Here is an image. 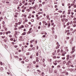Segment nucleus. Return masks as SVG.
<instances>
[{
	"label": "nucleus",
	"instance_id": "a878e982",
	"mask_svg": "<svg viewBox=\"0 0 76 76\" xmlns=\"http://www.w3.org/2000/svg\"><path fill=\"white\" fill-rule=\"evenodd\" d=\"M75 51L72 50V51L71 52V54H73V53H74V52Z\"/></svg>",
	"mask_w": 76,
	"mask_h": 76
},
{
	"label": "nucleus",
	"instance_id": "9d476101",
	"mask_svg": "<svg viewBox=\"0 0 76 76\" xmlns=\"http://www.w3.org/2000/svg\"><path fill=\"white\" fill-rule=\"evenodd\" d=\"M53 69H50V72H53Z\"/></svg>",
	"mask_w": 76,
	"mask_h": 76
},
{
	"label": "nucleus",
	"instance_id": "cd10ccee",
	"mask_svg": "<svg viewBox=\"0 0 76 76\" xmlns=\"http://www.w3.org/2000/svg\"><path fill=\"white\" fill-rule=\"evenodd\" d=\"M15 48H17L18 47V45H15L14 46Z\"/></svg>",
	"mask_w": 76,
	"mask_h": 76
},
{
	"label": "nucleus",
	"instance_id": "5701e85b",
	"mask_svg": "<svg viewBox=\"0 0 76 76\" xmlns=\"http://www.w3.org/2000/svg\"><path fill=\"white\" fill-rule=\"evenodd\" d=\"M31 50H32V49H31V48H29L28 49V51H31Z\"/></svg>",
	"mask_w": 76,
	"mask_h": 76
},
{
	"label": "nucleus",
	"instance_id": "a211bd4d",
	"mask_svg": "<svg viewBox=\"0 0 76 76\" xmlns=\"http://www.w3.org/2000/svg\"><path fill=\"white\" fill-rule=\"evenodd\" d=\"M57 70H55L54 71V72L55 73H57Z\"/></svg>",
	"mask_w": 76,
	"mask_h": 76
},
{
	"label": "nucleus",
	"instance_id": "20e7f679",
	"mask_svg": "<svg viewBox=\"0 0 76 76\" xmlns=\"http://www.w3.org/2000/svg\"><path fill=\"white\" fill-rule=\"evenodd\" d=\"M60 45H57V46L56 47V49H57L58 48H59V47H60Z\"/></svg>",
	"mask_w": 76,
	"mask_h": 76
},
{
	"label": "nucleus",
	"instance_id": "4d7b16f0",
	"mask_svg": "<svg viewBox=\"0 0 76 76\" xmlns=\"http://www.w3.org/2000/svg\"><path fill=\"white\" fill-rule=\"evenodd\" d=\"M52 54L53 55V56H54L55 55V53L53 52L52 53Z\"/></svg>",
	"mask_w": 76,
	"mask_h": 76
},
{
	"label": "nucleus",
	"instance_id": "603ef678",
	"mask_svg": "<svg viewBox=\"0 0 76 76\" xmlns=\"http://www.w3.org/2000/svg\"><path fill=\"white\" fill-rule=\"evenodd\" d=\"M28 18L29 19H30L31 18V16H29L28 17Z\"/></svg>",
	"mask_w": 76,
	"mask_h": 76
},
{
	"label": "nucleus",
	"instance_id": "4468645a",
	"mask_svg": "<svg viewBox=\"0 0 76 76\" xmlns=\"http://www.w3.org/2000/svg\"><path fill=\"white\" fill-rule=\"evenodd\" d=\"M34 42V40H31L30 41L31 44H32V42Z\"/></svg>",
	"mask_w": 76,
	"mask_h": 76
},
{
	"label": "nucleus",
	"instance_id": "0e129e2a",
	"mask_svg": "<svg viewBox=\"0 0 76 76\" xmlns=\"http://www.w3.org/2000/svg\"><path fill=\"white\" fill-rule=\"evenodd\" d=\"M73 20H76V18H74L73 19Z\"/></svg>",
	"mask_w": 76,
	"mask_h": 76
},
{
	"label": "nucleus",
	"instance_id": "2eb2a0df",
	"mask_svg": "<svg viewBox=\"0 0 76 76\" xmlns=\"http://www.w3.org/2000/svg\"><path fill=\"white\" fill-rule=\"evenodd\" d=\"M30 54L29 52H28L26 53V55H27V56H29V55Z\"/></svg>",
	"mask_w": 76,
	"mask_h": 76
},
{
	"label": "nucleus",
	"instance_id": "a18cd8bd",
	"mask_svg": "<svg viewBox=\"0 0 76 76\" xmlns=\"http://www.w3.org/2000/svg\"><path fill=\"white\" fill-rule=\"evenodd\" d=\"M53 58H56V56H54L53 57Z\"/></svg>",
	"mask_w": 76,
	"mask_h": 76
},
{
	"label": "nucleus",
	"instance_id": "5fc2aeb1",
	"mask_svg": "<svg viewBox=\"0 0 76 76\" xmlns=\"http://www.w3.org/2000/svg\"><path fill=\"white\" fill-rule=\"evenodd\" d=\"M43 62H44V61H45V59H43L42 60Z\"/></svg>",
	"mask_w": 76,
	"mask_h": 76
},
{
	"label": "nucleus",
	"instance_id": "6e6d98bb",
	"mask_svg": "<svg viewBox=\"0 0 76 76\" xmlns=\"http://www.w3.org/2000/svg\"><path fill=\"white\" fill-rule=\"evenodd\" d=\"M2 24H4V23H5V22H4V21H3L2 22Z\"/></svg>",
	"mask_w": 76,
	"mask_h": 76
},
{
	"label": "nucleus",
	"instance_id": "c85d7f7f",
	"mask_svg": "<svg viewBox=\"0 0 76 76\" xmlns=\"http://www.w3.org/2000/svg\"><path fill=\"white\" fill-rule=\"evenodd\" d=\"M28 20L27 19H26L24 21H25L26 22H28Z\"/></svg>",
	"mask_w": 76,
	"mask_h": 76
},
{
	"label": "nucleus",
	"instance_id": "6ab92c4d",
	"mask_svg": "<svg viewBox=\"0 0 76 76\" xmlns=\"http://www.w3.org/2000/svg\"><path fill=\"white\" fill-rule=\"evenodd\" d=\"M14 57H15V58H19V57L18 56H15Z\"/></svg>",
	"mask_w": 76,
	"mask_h": 76
},
{
	"label": "nucleus",
	"instance_id": "a19ab883",
	"mask_svg": "<svg viewBox=\"0 0 76 76\" xmlns=\"http://www.w3.org/2000/svg\"><path fill=\"white\" fill-rule=\"evenodd\" d=\"M32 49L33 50H35V48L34 47H33L32 48Z\"/></svg>",
	"mask_w": 76,
	"mask_h": 76
},
{
	"label": "nucleus",
	"instance_id": "1a4fd4ad",
	"mask_svg": "<svg viewBox=\"0 0 76 76\" xmlns=\"http://www.w3.org/2000/svg\"><path fill=\"white\" fill-rule=\"evenodd\" d=\"M65 48L66 49L65 50V51H69V50L67 49V47Z\"/></svg>",
	"mask_w": 76,
	"mask_h": 76
},
{
	"label": "nucleus",
	"instance_id": "052dcab7",
	"mask_svg": "<svg viewBox=\"0 0 76 76\" xmlns=\"http://www.w3.org/2000/svg\"><path fill=\"white\" fill-rule=\"evenodd\" d=\"M58 12H59V13H62V11H59Z\"/></svg>",
	"mask_w": 76,
	"mask_h": 76
},
{
	"label": "nucleus",
	"instance_id": "8fccbe9b",
	"mask_svg": "<svg viewBox=\"0 0 76 76\" xmlns=\"http://www.w3.org/2000/svg\"><path fill=\"white\" fill-rule=\"evenodd\" d=\"M20 22H19L17 24L18 25H20Z\"/></svg>",
	"mask_w": 76,
	"mask_h": 76
},
{
	"label": "nucleus",
	"instance_id": "338daca9",
	"mask_svg": "<svg viewBox=\"0 0 76 76\" xmlns=\"http://www.w3.org/2000/svg\"><path fill=\"white\" fill-rule=\"evenodd\" d=\"M37 20H39V17H37Z\"/></svg>",
	"mask_w": 76,
	"mask_h": 76
},
{
	"label": "nucleus",
	"instance_id": "13d9d810",
	"mask_svg": "<svg viewBox=\"0 0 76 76\" xmlns=\"http://www.w3.org/2000/svg\"><path fill=\"white\" fill-rule=\"evenodd\" d=\"M51 24H50V23H49L48 24V26H50Z\"/></svg>",
	"mask_w": 76,
	"mask_h": 76
},
{
	"label": "nucleus",
	"instance_id": "774afa93",
	"mask_svg": "<svg viewBox=\"0 0 76 76\" xmlns=\"http://www.w3.org/2000/svg\"><path fill=\"white\" fill-rule=\"evenodd\" d=\"M74 5V4H71V6H73Z\"/></svg>",
	"mask_w": 76,
	"mask_h": 76
},
{
	"label": "nucleus",
	"instance_id": "b1692460",
	"mask_svg": "<svg viewBox=\"0 0 76 76\" xmlns=\"http://www.w3.org/2000/svg\"><path fill=\"white\" fill-rule=\"evenodd\" d=\"M26 62H28V61H29V60L28 59H27L26 60Z\"/></svg>",
	"mask_w": 76,
	"mask_h": 76
},
{
	"label": "nucleus",
	"instance_id": "412c9836",
	"mask_svg": "<svg viewBox=\"0 0 76 76\" xmlns=\"http://www.w3.org/2000/svg\"><path fill=\"white\" fill-rule=\"evenodd\" d=\"M31 21L32 22H34V19H31Z\"/></svg>",
	"mask_w": 76,
	"mask_h": 76
},
{
	"label": "nucleus",
	"instance_id": "37998d69",
	"mask_svg": "<svg viewBox=\"0 0 76 76\" xmlns=\"http://www.w3.org/2000/svg\"><path fill=\"white\" fill-rule=\"evenodd\" d=\"M49 17H50V16L48 15H47L46 16V18H48Z\"/></svg>",
	"mask_w": 76,
	"mask_h": 76
},
{
	"label": "nucleus",
	"instance_id": "3c124183",
	"mask_svg": "<svg viewBox=\"0 0 76 76\" xmlns=\"http://www.w3.org/2000/svg\"><path fill=\"white\" fill-rule=\"evenodd\" d=\"M70 32H68V33H67V35H70Z\"/></svg>",
	"mask_w": 76,
	"mask_h": 76
},
{
	"label": "nucleus",
	"instance_id": "f3484780",
	"mask_svg": "<svg viewBox=\"0 0 76 76\" xmlns=\"http://www.w3.org/2000/svg\"><path fill=\"white\" fill-rule=\"evenodd\" d=\"M22 2L23 4H24V3H25V0H23L22 1Z\"/></svg>",
	"mask_w": 76,
	"mask_h": 76
},
{
	"label": "nucleus",
	"instance_id": "49530a36",
	"mask_svg": "<svg viewBox=\"0 0 76 76\" xmlns=\"http://www.w3.org/2000/svg\"><path fill=\"white\" fill-rule=\"evenodd\" d=\"M62 56H65V54H64L63 53L62 54Z\"/></svg>",
	"mask_w": 76,
	"mask_h": 76
},
{
	"label": "nucleus",
	"instance_id": "680f3d73",
	"mask_svg": "<svg viewBox=\"0 0 76 76\" xmlns=\"http://www.w3.org/2000/svg\"><path fill=\"white\" fill-rule=\"evenodd\" d=\"M74 8H76V5H74Z\"/></svg>",
	"mask_w": 76,
	"mask_h": 76
},
{
	"label": "nucleus",
	"instance_id": "7ed1b4c3",
	"mask_svg": "<svg viewBox=\"0 0 76 76\" xmlns=\"http://www.w3.org/2000/svg\"><path fill=\"white\" fill-rule=\"evenodd\" d=\"M66 71L65 70L64 72H61V73L62 74H63L64 73H66Z\"/></svg>",
	"mask_w": 76,
	"mask_h": 76
},
{
	"label": "nucleus",
	"instance_id": "bf43d9fd",
	"mask_svg": "<svg viewBox=\"0 0 76 76\" xmlns=\"http://www.w3.org/2000/svg\"><path fill=\"white\" fill-rule=\"evenodd\" d=\"M63 17L64 18H66V15H63Z\"/></svg>",
	"mask_w": 76,
	"mask_h": 76
},
{
	"label": "nucleus",
	"instance_id": "864d4df0",
	"mask_svg": "<svg viewBox=\"0 0 76 76\" xmlns=\"http://www.w3.org/2000/svg\"><path fill=\"white\" fill-rule=\"evenodd\" d=\"M59 52H60V50L59 49H58L57 50V52L59 53Z\"/></svg>",
	"mask_w": 76,
	"mask_h": 76
},
{
	"label": "nucleus",
	"instance_id": "69168bd1",
	"mask_svg": "<svg viewBox=\"0 0 76 76\" xmlns=\"http://www.w3.org/2000/svg\"><path fill=\"white\" fill-rule=\"evenodd\" d=\"M36 55L37 56H38V53H37L36 54Z\"/></svg>",
	"mask_w": 76,
	"mask_h": 76
},
{
	"label": "nucleus",
	"instance_id": "f8f14e48",
	"mask_svg": "<svg viewBox=\"0 0 76 76\" xmlns=\"http://www.w3.org/2000/svg\"><path fill=\"white\" fill-rule=\"evenodd\" d=\"M18 23H16L15 25V27H17V26H18Z\"/></svg>",
	"mask_w": 76,
	"mask_h": 76
},
{
	"label": "nucleus",
	"instance_id": "c756f323",
	"mask_svg": "<svg viewBox=\"0 0 76 76\" xmlns=\"http://www.w3.org/2000/svg\"><path fill=\"white\" fill-rule=\"evenodd\" d=\"M33 64H36V61H33Z\"/></svg>",
	"mask_w": 76,
	"mask_h": 76
},
{
	"label": "nucleus",
	"instance_id": "72a5a7b5",
	"mask_svg": "<svg viewBox=\"0 0 76 76\" xmlns=\"http://www.w3.org/2000/svg\"><path fill=\"white\" fill-rule=\"evenodd\" d=\"M33 8H34V7H29V9H33Z\"/></svg>",
	"mask_w": 76,
	"mask_h": 76
},
{
	"label": "nucleus",
	"instance_id": "dca6fc26",
	"mask_svg": "<svg viewBox=\"0 0 76 76\" xmlns=\"http://www.w3.org/2000/svg\"><path fill=\"white\" fill-rule=\"evenodd\" d=\"M22 28H24V26H23V25H21V26L20 27V29H22Z\"/></svg>",
	"mask_w": 76,
	"mask_h": 76
},
{
	"label": "nucleus",
	"instance_id": "7c9ffc66",
	"mask_svg": "<svg viewBox=\"0 0 76 76\" xmlns=\"http://www.w3.org/2000/svg\"><path fill=\"white\" fill-rule=\"evenodd\" d=\"M69 63L68 62H67L66 64V65H67V66H68V65H69Z\"/></svg>",
	"mask_w": 76,
	"mask_h": 76
},
{
	"label": "nucleus",
	"instance_id": "ddd939ff",
	"mask_svg": "<svg viewBox=\"0 0 76 76\" xmlns=\"http://www.w3.org/2000/svg\"><path fill=\"white\" fill-rule=\"evenodd\" d=\"M25 34H26V32H24L22 34V35H25Z\"/></svg>",
	"mask_w": 76,
	"mask_h": 76
},
{
	"label": "nucleus",
	"instance_id": "4c0bfd02",
	"mask_svg": "<svg viewBox=\"0 0 76 76\" xmlns=\"http://www.w3.org/2000/svg\"><path fill=\"white\" fill-rule=\"evenodd\" d=\"M39 6L40 7H41L42 6V4H39Z\"/></svg>",
	"mask_w": 76,
	"mask_h": 76
},
{
	"label": "nucleus",
	"instance_id": "473e14b6",
	"mask_svg": "<svg viewBox=\"0 0 76 76\" xmlns=\"http://www.w3.org/2000/svg\"><path fill=\"white\" fill-rule=\"evenodd\" d=\"M37 72H39V73H41V71L39 70H37Z\"/></svg>",
	"mask_w": 76,
	"mask_h": 76
},
{
	"label": "nucleus",
	"instance_id": "bb28decb",
	"mask_svg": "<svg viewBox=\"0 0 76 76\" xmlns=\"http://www.w3.org/2000/svg\"><path fill=\"white\" fill-rule=\"evenodd\" d=\"M39 67V65H36V67L37 68H38V67Z\"/></svg>",
	"mask_w": 76,
	"mask_h": 76
},
{
	"label": "nucleus",
	"instance_id": "58836bf2",
	"mask_svg": "<svg viewBox=\"0 0 76 76\" xmlns=\"http://www.w3.org/2000/svg\"><path fill=\"white\" fill-rule=\"evenodd\" d=\"M73 23H76V20L74 21Z\"/></svg>",
	"mask_w": 76,
	"mask_h": 76
},
{
	"label": "nucleus",
	"instance_id": "aec40b11",
	"mask_svg": "<svg viewBox=\"0 0 76 76\" xmlns=\"http://www.w3.org/2000/svg\"><path fill=\"white\" fill-rule=\"evenodd\" d=\"M28 26H29L27 24H26V25H25V27H26V28L28 27Z\"/></svg>",
	"mask_w": 76,
	"mask_h": 76
},
{
	"label": "nucleus",
	"instance_id": "4be33fe9",
	"mask_svg": "<svg viewBox=\"0 0 76 76\" xmlns=\"http://www.w3.org/2000/svg\"><path fill=\"white\" fill-rule=\"evenodd\" d=\"M0 65H1V66H2V65H3V63H2V62L0 61Z\"/></svg>",
	"mask_w": 76,
	"mask_h": 76
},
{
	"label": "nucleus",
	"instance_id": "39448f33",
	"mask_svg": "<svg viewBox=\"0 0 76 76\" xmlns=\"http://www.w3.org/2000/svg\"><path fill=\"white\" fill-rule=\"evenodd\" d=\"M72 51H75V47H73L72 48Z\"/></svg>",
	"mask_w": 76,
	"mask_h": 76
},
{
	"label": "nucleus",
	"instance_id": "c03bdc74",
	"mask_svg": "<svg viewBox=\"0 0 76 76\" xmlns=\"http://www.w3.org/2000/svg\"><path fill=\"white\" fill-rule=\"evenodd\" d=\"M54 64L55 65H57V63H54Z\"/></svg>",
	"mask_w": 76,
	"mask_h": 76
},
{
	"label": "nucleus",
	"instance_id": "de8ad7c7",
	"mask_svg": "<svg viewBox=\"0 0 76 76\" xmlns=\"http://www.w3.org/2000/svg\"><path fill=\"white\" fill-rule=\"evenodd\" d=\"M7 74L8 75H10V74L9 72H7Z\"/></svg>",
	"mask_w": 76,
	"mask_h": 76
},
{
	"label": "nucleus",
	"instance_id": "e2e57ef3",
	"mask_svg": "<svg viewBox=\"0 0 76 76\" xmlns=\"http://www.w3.org/2000/svg\"><path fill=\"white\" fill-rule=\"evenodd\" d=\"M65 13V11H64L62 12L63 14H64Z\"/></svg>",
	"mask_w": 76,
	"mask_h": 76
},
{
	"label": "nucleus",
	"instance_id": "0eeeda50",
	"mask_svg": "<svg viewBox=\"0 0 76 76\" xmlns=\"http://www.w3.org/2000/svg\"><path fill=\"white\" fill-rule=\"evenodd\" d=\"M39 60L41 61L42 60V57L41 56H40V58H39Z\"/></svg>",
	"mask_w": 76,
	"mask_h": 76
},
{
	"label": "nucleus",
	"instance_id": "f257e3e1",
	"mask_svg": "<svg viewBox=\"0 0 76 76\" xmlns=\"http://www.w3.org/2000/svg\"><path fill=\"white\" fill-rule=\"evenodd\" d=\"M73 41V39H71L70 40L69 42L70 43H71V44H72V42Z\"/></svg>",
	"mask_w": 76,
	"mask_h": 76
},
{
	"label": "nucleus",
	"instance_id": "f03ea898",
	"mask_svg": "<svg viewBox=\"0 0 76 76\" xmlns=\"http://www.w3.org/2000/svg\"><path fill=\"white\" fill-rule=\"evenodd\" d=\"M0 70L1 72H3V68L1 67L0 68Z\"/></svg>",
	"mask_w": 76,
	"mask_h": 76
},
{
	"label": "nucleus",
	"instance_id": "79ce46f5",
	"mask_svg": "<svg viewBox=\"0 0 76 76\" xmlns=\"http://www.w3.org/2000/svg\"><path fill=\"white\" fill-rule=\"evenodd\" d=\"M69 58H70L69 57H67L66 60H69Z\"/></svg>",
	"mask_w": 76,
	"mask_h": 76
},
{
	"label": "nucleus",
	"instance_id": "6e6552de",
	"mask_svg": "<svg viewBox=\"0 0 76 76\" xmlns=\"http://www.w3.org/2000/svg\"><path fill=\"white\" fill-rule=\"evenodd\" d=\"M24 48V47L23 46L21 47V49L22 51H23V49Z\"/></svg>",
	"mask_w": 76,
	"mask_h": 76
},
{
	"label": "nucleus",
	"instance_id": "9b49d317",
	"mask_svg": "<svg viewBox=\"0 0 76 76\" xmlns=\"http://www.w3.org/2000/svg\"><path fill=\"white\" fill-rule=\"evenodd\" d=\"M61 53H64V52L63 51V50H61Z\"/></svg>",
	"mask_w": 76,
	"mask_h": 76
},
{
	"label": "nucleus",
	"instance_id": "ea45409f",
	"mask_svg": "<svg viewBox=\"0 0 76 76\" xmlns=\"http://www.w3.org/2000/svg\"><path fill=\"white\" fill-rule=\"evenodd\" d=\"M36 62H38V61H39V60L38 59H37L36 60Z\"/></svg>",
	"mask_w": 76,
	"mask_h": 76
},
{
	"label": "nucleus",
	"instance_id": "393cba45",
	"mask_svg": "<svg viewBox=\"0 0 76 76\" xmlns=\"http://www.w3.org/2000/svg\"><path fill=\"white\" fill-rule=\"evenodd\" d=\"M25 6H26L28 5V3L27 2H26L25 4H24Z\"/></svg>",
	"mask_w": 76,
	"mask_h": 76
},
{
	"label": "nucleus",
	"instance_id": "f704fd0d",
	"mask_svg": "<svg viewBox=\"0 0 76 76\" xmlns=\"http://www.w3.org/2000/svg\"><path fill=\"white\" fill-rule=\"evenodd\" d=\"M76 24H74L73 25V27H76Z\"/></svg>",
	"mask_w": 76,
	"mask_h": 76
},
{
	"label": "nucleus",
	"instance_id": "2f4dec72",
	"mask_svg": "<svg viewBox=\"0 0 76 76\" xmlns=\"http://www.w3.org/2000/svg\"><path fill=\"white\" fill-rule=\"evenodd\" d=\"M0 19H1V20H2V19H3V17H1L0 18Z\"/></svg>",
	"mask_w": 76,
	"mask_h": 76
},
{
	"label": "nucleus",
	"instance_id": "09e8293b",
	"mask_svg": "<svg viewBox=\"0 0 76 76\" xmlns=\"http://www.w3.org/2000/svg\"><path fill=\"white\" fill-rule=\"evenodd\" d=\"M70 56L69 55H67L66 56V57H69Z\"/></svg>",
	"mask_w": 76,
	"mask_h": 76
},
{
	"label": "nucleus",
	"instance_id": "423d86ee",
	"mask_svg": "<svg viewBox=\"0 0 76 76\" xmlns=\"http://www.w3.org/2000/svg\"><path fill=\"white\" fill-rule=\"evenodd\" d=\"M52 60V59H48V61H49V62H51Z\"/></svg>",
	"mask_w": 76,
	"mask_h": 76
},
{
	"label": "nucleus",
	"instance_id": "c9c22d12",
	"mask_svg": "<svg viewBox=\"0 0 76 76\" xmlns=\"http://www.w3.org/2000/svg\"><path fill=\"white\" fill-rule=\"evenodd\" d=\"M2 38H3V39H4V38H5V36H2L1 37Z\"/></svg>",
	"mask_w": 76,
	"mask_h": 76
},
{
	"label": "nucleus",
	"instance_id": "e433bc0d",
	"mask_svg": "<svg viewBox=\"0 0 76 76\" xmlns=\"http://www.w3.org/2000/svg\"><path fill=\"white\" fill-rule=\"evenodd\" d=\"M65 75H68V72H66L65 73Z\"/></svg>",
	"mask_w": 76,
	"mask_h": 76
}]
</instances>
